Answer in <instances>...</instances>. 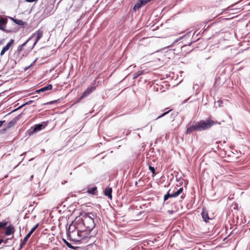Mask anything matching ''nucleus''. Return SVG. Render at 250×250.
Returning a JSON list of instances; mask_svg holds the SVG:
<instances>
[{"label": "nucleus", "mask_w": 250, "mask_h": 250, "mask_svg": "<svg viewBox=\"0 0 250 250\" xmlns=\"http://www.w3.org/2000/svg\"><path fill=\"white\" fill-rule=\"evenodd\" d=\"M93 217L94 215L93 214H86L81 218H76L75 221L76 224H77V228L80 230L86 232L87 236L95 226Z\"/></svg>", "instance_id": "obj_1"}, {"label": "nucleus", "mask_w": 250, "mask_h": 250, "mask_svg": "<svg viewBox=\"0 0 250 250\" xmlns=\"http://www.w3.org/2000/svg\"><path fill=\"white\" fill-rule=\"evenodd\" d=\"M68 234L69 237L73 241H80L82 239L87 237L86 232L80 230L77 228V224L74 222L71 224L68 229Z\"/></svg>", "instance_id": "obj_2"}, {"label": "nucleus", "mask_w": 250, "mask_h": 250, "mask_svg": "<svg viewBox=\"0 0 250 250\" xmlns=\"http://www.w3.org/2000/svg\"><path fill=\"white\" fill-rule=\"evenodd\" d=\"M215 124V122L212 120H207L206 121H200L196 123L194 125L188 127L186 131V133L190 134L194 131H202L209 128L211 126Z\"/></svg>", "instance_id": "obj_3"}, {"label": "nucleus", "mask_w": 250, "mask_h": 250, "mask_svg": "<svg viewBox=\"0 0 250 250\" xmlns=\"http://www.w3.org/2000/svg\"><path fill=\"white\" fill-rule=\"evenodd\" d=\"M169 190H171L172 197H176L183 193V188H180L177 189L176 187H174L173 188H170Z\"/></svg>", "instance_id": "obj_4"}, {"label": "nucleus", "mask_w": 250, "mask_h": 250, "mask_svg": "<svg viewBox=\"0 0 250 250\" xmlns=\"http://www.w3.org/2000/svg\"><path fill=\"white\" fill-rule=\"evenodd\" d=\"M36 35V40L33 44V47L37 44L38 42L40 40L41 38H42L43 35V31L42 30H38L35 33H34L32 37L30 38L31 39L34 37V36Z\"/></svg>", "instance_id": "obj_5"}, {"label": "nucleus", "mask_w": 250, "mask_h": 250, "mask_svg": "<svg viewBox=\"0 0 250 250\" xmlns=\"http://www.w3.org/2000/svg\"><path fill=\"white\" fill-rule=\"evenodd\" d=\"M95 89V87L94 86H91L87 88V89L83 92L80 99H82L83 98L87 97L89 94H90L92 92H93Z\"/></svg>", "instance_id": "obj_6"}, {"label": "nucleus", "mask_w": 250, "mask_h": 250, "mask_svg": "<svg viewBox=\"0 0 250 250\" xmlns=\"http://www.w3.org/2000/svg\"><path fill=\"white\" fill-rule=\"evenodd\" d=\"M14 40L11 39L10 41L7 43V44L2 48L0 52V56H2L5 53L6 51L9 50L11 45L13 44Z\"/></svg>", "instance_id": "obj_7"}, {"label": "nucleus", "mask_w": 250, "mask_h": 250, "mask_svg": "<svg viewBox=\"0 0 250 250\" xmlns=\"http://www.w3.org/2000/svg\"><path fill=\"white\" fill-rule=\"evenodd\" d=\"M201 214L202 218L205 222H208V220L211 219V218L208 217V213L206 210L203 209Z\"/></svg>", "instance_id": "obj_8"}, {"label": "nucleus", "mask_w": 250, "mask_h": 250, "mask_svg": "<svg viewBox=\"0 0 250 250\" xmlns=\"http://www.w3.org/2000/svg\"><path fill=\"white\" fill-rule=\"evenodd\" d=\"M104 194L110 199H112V188H107L104 189Z\"/></svg>", "instance_id": "obj_9"}, {"label": "nucleus", "mask_w": 250, "mask_h": 250, "mask_svg": "<svg viewBox=\"0 0 250 250\" xmlns=\"http://www.w3.org/2000/svg\"><path fill=\"white\" fill-rule=\"evenodd\" d=\"M52 88V84H48L38 90L36 91L37 92L40 93L41 92H44L47 90H50Z\"/></svg>", "instance_id": "obj_10"}, {"label": "nucleus", "mask_w": 250, "mask_h": 250, "mask_svg": "<svg viewBox=\"0 0 250 250\" xmlns=\"http://www.w3.org/2000/svg\"><path fill=\"white\" fill-rule=\"evenodd\" d=\"M15 231L14 228L12 226H9L6 228L5 234L6 235H9L11 234L14 233Z\"/></svg>", "instance_id": "obj_11"}, {"label": "nucleus", "mask_w": 250, "mask_h": 250, "mask_svg": "<svg viewBox=\"0 0 250 250\" xmlns=\"http://www.w3.org/2000/svg\"><path fill=\"white\" fill-rule=\"evenodd\" d=\"M44 126L42 124L36 125L34 126L33 132H37L42 130L44 128Z\"/></svg>", "instance_id": "obj_12"}, {"label": "nucleus", "mask_w": 250, "mask_h": 250, "mask_svg": "<svg viewBox=\"0 0 250 250\" xmlns=\"http://www.w3.org/2000/svg\"><path fill=\"white\" fill-rule=\"evenodd\" d=\"M143 2V0H141L139 2H138L137 3H136L134 6L133 9L136 10L137 9H139L140 7H141L142 6H143V5H145V3H144V2Z\"/></svg>", "instance_id": "obj_13"}, {"label": "nucleus", "mask_w": 250, "mask_h": 250, "mask_svg": "<svg viewBox=\"0 0 250 250\" xmlns=\"http://www.w3.org/2000/svg\"><path fill=\"white\" fill-rule=\"evenodd\" d=\"M96 190H97V187H94L90 188H89L87 190V192L89 194L94 195V194H95V192H96Z\"/></svg>", "instance_id": "obj_14"}, {"label": "nucleus", "mask_w": 250, "mask_h": 250, "mask_svg": "<svg viewBox=\"0 0 250 250\" xmlns=\"http://www.w3.org/2000/svg\"><path fill=\"white\" fill-rule=\"evenodd\" d=\"M31 40V38H29L26 42H24L23 44H22L21 45H20L18 48V49H17V51L18 52H20L21 51H22V49H23V46H25L26 44H27V43L28 42V41L29 40Z\"/></svg>", "instance_id": "obj_15"}, {"label": "nucleus", "mask_w": 250, "mask_h": 250, "mask_svg": "<svg viewBox=\"0 0 250 250\" xmlns=\"http://www.w3.org/2000/svg\"><path fill=\"white\" fill-rule=\"evenodd\" d=\"M17 122V119L16 118L13 119L11 121H10L7 125V127H11L12 126L14 125Z\"/></svg>", "instance_id": "obj_16"}, {"label": "nucleus", "mask_w": 250, "mask_h": 250, "mask_svg": "<svg viewBox=\"0 0 250 250\" xmlns=\"http://www.w3.org/2000/svg\"><path fill=\"white\" fill-rule=\"evenodd\" d=\"M143 73V71H138L133 74V79H135Z\"/></svg>", "instance_id": "obj_17"}, {"label": "nucleus", "mask_w": 250, "mask_h": 250, "mask_svg": "<svg viewBox=\"0 0 250 250\" xmlns=\"http://www.w3.org/2000/svg\"><path fill=\"white\" fill-rule=\"evenodd\" d=\"M172 197L171 194V190H169L166 195L164 196V200L166 201L168 199V198Z\"/></svg>", "instance_id": "obj_18"}, {"label": "nucleus", "mask_w": 250, "mask_h": 250, "mask_svg": "<svg viewBox=\"0 0 250 250\" xmlns=\"http://www.w3.org/2000/svg\"><path fill=\"white\" fill-rule=\"evenodd\" d=\"M14 21L16 23H17L18 25H22L24 24V22L21 20L15 19L14 20Z\"/></svg>", "instance_id": "obj_19"}, {"label": "nucleus", "mask_w": 250, "mask_h": 250, "mask_svg": "<svg viewBox=\"0 0 250 250\" xmlns=\"http://www.w3.org/2000/svg\"><path fill=\"white\" fill-rule=\"evenodd\" d=\"M28 239H29V238H26V236H25V237L23 238V240L22 241L21 243V247L22 246L24 245L26 243V242H27V240H28Z\"/></svg>", "instance_id": "obj_20"}, {"label": "nucleus", "mask_w": 250, "mask_h": 250, "mask_svg": "<svg viewBox=\"0 0 250 250\" xmlns=\"http://www.w3.org/2000/svg\"><path fill=\"white\" fill-rule=\"evenodd\" d=\"M148 168L151 171L153 175L155 174V169L154 167L149 166Z\"/></svg>", "instance_id": "obj_21"}, {"label": "nucleus", "mask_w": 250, "mask_h": 250, "mask_svg": "<svg viewBox=\"0 0 250 250\" xmlns=\"http://www.w3.org/2000/svg\"><path fill=\"white\" fill-rule=\"evenodd\" d=\"M5 22V20L4 19H0V29H2V25Z\"/></svg>", "instance_id": "obj_22"}, {"label": "nucleus", "mask_w": 250, "mask_h": 250, "mask_svg": "<svg viewBox=\"0 0 250 250\" xmlns=\"http://www.w3.org/2000/svg\"><path fill=\"white\" fill-rule=\"evenodd\" d=\"M38 224H36L33 228H32V229H31V230L29 232H32V233H33V232L38 228Z\"/></svg>", "instance_id": "obj_23"}, {"label": "nucleus", "mask_w": 250, "mask_h": 250, "mask_svg": "<svg viewBox=\"0 0 250 250\" xmlns=\"http://www.w3.org/2000/svg\"><path fill=\"white\" fill-rule=\"evenodd\" d=\"M170 111V110H168V111H167V112H165V113H164L163 114H162L161 115H160V116H158V117L156 118V119H159V118H161V117H163V116H165V115H166V114H167V113H168Z\"/></svg>", "instance_id": "obj_24"}, {"label": "nucleus", "mask_w": 250, "mask_h": 250, "mask_svg": "<svg viewBox=\"0 0 250 250\" xmlns=\"http://www.w3.org/2000/svg\"><path fill=\"white\" fill-rule=\"evenodd\" d=\"M6 222H0V228H4L6 226Z\"/></svg>", "instance_id": "obj_25"}, {"label": "nucleus", "mask_w": 250, "mask_h": 250, "mask_svg": "<svg viewBox=\"0 0 250 250\" xmlns=\"http://www.w3.org/2000/svg\"><path fill=\"white\" fill-rule=\"evenodd\" d=\"M32 234V232H29V233H28L26 235V238H29V237H30V236L31 235V234Z\"/></svg>", "instance_id": "obj_26"}, {"label": "nucleus", "mask_w": 250, "mask_h": 250, "mask_svg": "<svg viewBox=\"0 0 250 250\" xmlns=\"http://www.w3.org/2000/svg\"><path fill=\"white\" fill-rule=\"evenodd\" d=\"M5 122V121H0V127L3 125V124Z\"/></svg>", "instance_id": "obj_27"}, {"label": "nucleus", "mask_w": 250, "mask_h": 250, "mask_svg": "<svg viewBox=\"0 0 250 250\" xmlns=\"http://www.w3.org/2000/svg\"><path fill=\"white\" fill-rule=\"evenodd\" d=\"M32 101H29L26 102L25 104H31L32 103Z\"/></svg>", "instance_id": "obj_28"}, {"label": "nucleus", "mask_w": 250, "mask_h": 250, "mask_svg": "<svg viewBox=\"0 0 250 250\" xmlns=\"http://www.w3.org/2000/svg\"><path fill=\"white\" fill-rule=\"evenodd\" d=\"M217 102L219 104V106H221V104L222 103V101L221 100H218Z\"/></svg>", "instance_id": "obj_29"}, {"label": "nucleus", "mask_w": 250, "mask_h": 250, "mask_svg": "<svg viewBox=\"0 0 250 250\" xmlns=\"http://www.w3.org/2000/svg\"><path fill=\"white\" fill-rule=\"evenodd\" d=\"M95 245H88L89 247H90L89 248H92V249H94L93 247Z\"/></svg>", "instance_id": "obj_30"}, {"label": "nucleus", "mask_w": 250, "mask_h": 250, "mask_svg": "<svg viewBox=\"0 0 250 250\" xmlns=\"http://www.w3.org/2000/svg\"><path fill=\"white\" fill-rule=\"evenodd\" d=\"M67 245H68V246L69 248H73L71 247V246L70 245H69V244H67Z\"/></svg>", "instance_id": "obj_31"}, {"label": "nucleus", "mask_w": 250, "mask_h": 250, "mask_svg": "<svg viewBox=\"0 0 250 250\" xmlns=\"http://www.w3.org/2000/svg\"><path fill=\"white\" fill-rule=\"evenodd\" d=\"M35 62H36V61L33 62L30 65V66H32Z\"/></svg>", "instance_id": "obj_32"}, {"label": "nucleus", "mask_w": 250, "mask_h": 250, "mask_svg": "<svg viewBox=\"0 0 250 250\" xmlns=\"http://www.w3.org/2000/svg\"><path fill=\"white\" fill-rule=\"evenodd\" d=\"M2 242V240L0 239V244Z\"/></svg>", "instance_id": "obj_33"}, {"label": "nucleus", "mask_w": 250, "mask_h": 250, "mask_svg": "<svg viewBox=\"0 0 250 250\" xmlns=\"http://www.w3.org/2000/svg\"><path fill=\"white\" fill-rule=\"evenodd\" d=\"M183 195H184V194L183 193V194H182V195L181 196V197L182 198H183Z\"/></svg>", "instance_id": "obj_34"}, {"label": "nucleus", "mask_w": 250, "mask_h": 250, "mask_svg": "<svg viewBox=\"0 0 250 250\" xmlns=\"http://www.w3.org/2000/svg\"><path fill=\"white\" fill-rule=\"evenodd\" d=\"M33 175H32L31 177V179L33 178Z\"/></svg>", "instance_id": "obj_35"}]
</instances>
